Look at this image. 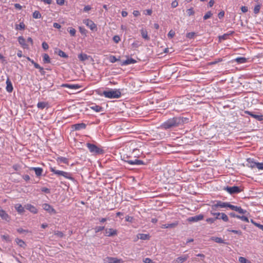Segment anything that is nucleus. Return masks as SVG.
Masks as SVG:
<instances>
[{
  "instance_id": "nucleus-27",
  "label": "nucleus",
  "mask_w": 263,
  "mask_h": 263,
  "mask_svg": "<svg viewBox=\"0 0 263 263\" xmlns=\"http://www.w3.org/2000/svg\"><path fill=\"white\" fill-rule=\"evenodd\" d=\"M137 239H140L142 240H148L149 239V234H138L137 235Z\"/></svg>"
},
{
  "instance_id": "nucleus-14",
  "label": "nucleus",
  "mask_w": 263,
  "mask_h": 263,
  "mask_svg": "<svg viewBox=\"0 0 263 263\" xmlns=\"http://www.w3.org/2000/svg\"><path fill=\"white\" fill-rule=\"evenodd\" d=\"M86 127V125L85 123H81L72 125V128L74 130H80L82 129H85Z\"/></svg>"
},
{
  "instance_id": "nucleus-24",
  "label": "nucleus",
  "mask_w": 263,
  "mask_h": 263,
  "mask_svg": "<svg viewBox=\"0 0 263 263\" xmlns=\"http://www.w3.org/2000/svg\"><path fill=\"white\" fill-rule=\"evenodd\" d=\"M30 170H33L35 172L36 176L39 177L42 175L43 173V169L41 167H32L30 168Z\"/></svg>"
},
{
  "instance_id": "nucleus-23",
  "label": "nucleus",
  "mask_w": 263,
  "mask_h": 263,
  "mask_svg": "<svg viewBox=\"0 0 263 263\" xmlns=\"http://www.w3.org/2000/svg\"><path fill=\"white\" fill-rule=\"evenodd\" d=\"M6 89L8 92H11L13 89V87L11 82L9 79H7L6 81Z\"/></svg>"
},
{
  "instance_id": "nucleus-51",
  "label": "nucleus",
  "mask_w": 263,
  "mask_h": 263,
  "mask_svg": "<svg viewBox=\"0 0 263 263\" xmlns=\"http://www.w3.org/2000/svg\"><path fill=\"white\" fill-rule=\"evenodd\" d=\"M175 31H173V30H171L169 31V32H168V34H167L168 37H170V38H172V37H173L175 36Z\"/></svg>"
},
{
  "instance_id": "nucleus-58",
  "label": "nucleus",
  "mask_w": 263,
  "mask_h": 263,
  "mask_svg": "<svg viewBox=\"0 0 263 263\" xmlns=\"http://www.w3.org/2000/svg\"><path fill=\"white\" fill-rule=\"evenodd\" d=\"M195 36L194 32H189L186 34V37L189 39H193Z\"/></svg>"
},
{
  "instance_id": "nucleus-15",
  "label": "nucleus",
  "mask_w": 263,
  "mask_h": 263,
  "mask_svg": "<svg viewBox=\"0 0 263 263\" xmlns=\"http://www.w3.org/2000/svg\"><path fill=\"white\" fill-rule=\"evenodd\" d=\"M18 42L23 48H25V49L28 48V45L26 43V41L23 36H18Z\"/></svg>"
},
{
  "instance_id": "nucleus-10",
  "label": "nucleus",
  "mask_w": 263,
  "mask_h": 263,
  "mask_svg": "<svg viewBox=\"0 0 263 263\" xmlns=\"http://www.w3.org/2000/svg\"><path fill=\"white\" fill-rule=\"evenodd\" d=\"M42 207L44 210L48 212L50 214H55L56 211L50 205L47 203H44L42 205Z\"/></svg>"
},
{
  "instance_id": "nucleus-35",
  "label": "nucleus",
  "mask_w": 263,
  "mask_h": 263,
  "mask_svg": "<svg viewBox=\"0 0 263 263\" xmlns=\"http://www.w3.org/2000/svg\"><path fill=\"white\" fill-rule=\"evenodd\" d=\"M47 105V103L44 102H39L37 104V107L41 109H44Z\"/></svg>"
},
{
  "instance_id": "nucleus-25",
  "label": "nucleus",
  "mask_w": 263,
  "mask_h": 263,
  "mask_svg": "<svg viewBox=\"0 0 263 263\" xmlns=\"http://www.w3.org/2000/svg\"><path fill=\"white\" fill-rule=\"evenodd\" d=\"M137 62L136 60L133 58H128L127 60L123 61L122 65H128L132 64H135Z\"/></svg>"
},
{
  "instance_id": "nucleus-53",
  "label": "nucleus",
  "mask_w": 263,
  "mask_h": 263,
  "mask_svg": "<svg viewBox=\"0 0 263 263\" xmlns=\"http://www.w3.org/2000/svg\"><path fill=\"white\" fill-rule=\"evenodd\" d=\"M134 220L133 217L127 215L125 217V220L129 222H133Z\"/></svg>"
},
{
  "instance_id": "nucleus-39",
  "label": "nucleus",
  "mask_w": 263,
  "mask_h": 263,
  "mask_svg": "<svg viewBox=\"0 0 263 263\" xmlns=\"http://www.w3.org/2000/svg\"><path fill=\"white\" fill-rule=\"evenodd\" d=\"M32 16L34 18H40L42 17L41 14L38 11H35L32 14Z\"/></svg>"
},
{
  "instance_id": "nucleus-37",
  "label": "nucleus",
  "mask_w": 263,
  "mask_h": 263,
  "mask_svg": "<svg viewBox=\"0 0 263 263\" xmlns=\"http://www.w3.org/2000/svg\"><path fill=\"white\" fill-rule=\"evenodd\" d=\"M43 62L45 63H50V59L49 58V56L47 54H46V53L44 54L43 55Z\"/></svg>"
},
{
  "instance_id": "nucleus-8",
  "label": "nucleus",
  "mask_w": 263,
  "mask_h": 263,
  "mask_svg": "<svg viewBox=\"0 0 263 263\" xmlns=\"http://www.w3.org/2000/svg\"><path fill=\"white\" fill-rule=\"evenodd\" d=\"M83 22L92 31L96 30L97 28L96 25L93 23V21L89 19H85L83 21Z\"/></svg>"
},
{
  "instance_id": "nucleus-63",
  "label": "nucleus",
  "mask_w": 263,
  "mask_h": 263,
  "mask_svg": "<svg viewBox=\"0 0 263 263\" xmlns=\"http://www.w3.org/2000/svg\"><path fill=\"white\" fill-rule=\"evenodd\" d=\"M144 263H153V261L149 258H146L143 260Z\"/></svg>"
},
{
  "instance_id": "nucleus-11",
  "label": "nucleus",
  "mask_w": 263,
  "mask_h": 263,
  "mask_svg": "<svg viewBox=\"0 0 263 263\" xmlns=\"http://www.w3.org/2000/svg\"><path fill=\"white\" fill-rule=\"evenodd\" d=\"M203 219V215L199 214L195 216L189 217L187 221L191 222H196Z\"/></svg>"
},
{
  "instance_id": "nucleus-26",
  "label": "nucleus",
  "mask_w": 263,
  "mask_h": 263,
  "mask_svg": "<svg viewBox=\"0 0 263 263\" xmlns=\"http://www.w3.org/2000/svg\"><path fill=\"white\" fill-rule=\"evenodd\" d=\"M14 208L19 214H22L25 211L24 207L21 204H16Z\"/></svg>"
},
{
  "instance_id": "nucleus-64",
  "label": "nucleus",
  "mask_w": 263,
  "mask_h": 263,
  "mask_svg": "<svg viewBox=\"0 0 263 263\" xmlns=\"http://www.w3.org/2000/svg\"><path fill=\"white\" fill-rule=\"evenodd\" d=\"M254 226H256L259 229H260V230L263 231V225L260 224L258 223H254Z\"/></svg>"
},
{
  "instance_id": "nucleus-31",
  "label": "nucleus",
  "mask_w": 263,
  "mask_h": 263,
  "mask_svg": "<svg viewBox=\"0 0 263 263\" xmlns=\"http://www.w3.org/2000/svg\"><path fill=\"white\" fill-rule=\"evenodd\" d=\"M235 61L239 64L245 63L247 62L246 58L244 57H239L235 59Z\"/></svg>"
},
{
  "instance_id": "nucleus-48",
  "label": "nucleus",
  "mask_w": 263,
  "mask_h": 263,
  "mask_svg": "<svg viewBox=\"0 0 263 263\" xmlns=\"http://www.w3.org/2000/svg\"><path fill=\"white\" fill-rule=\"evenodd\" d=\"M212 14L210 11H208L207 13L205 14V15L203 16V19L204 20H207L208 18H210L212 16Z\"/></svg>"
},
{
  "instance_id": "nucleus-9",
  "label": "nucleus",
  "mask_w": 263,
  "mask_h": 263,
  "mask_svg": "<svg viewBox=\"0 0 263 263\" xmlns=\"http://www.w3.org/2000/svg\"><path fill=\"white\" fill-rule=\"evenodd\" d=\"M211 214L212 215H217V217H215V219H221L225 222H227L229 220L228 216L224 213L211 212Z\"/></svg>"
},
{
  "instance_id": "nucleus-38",
  "label": "nucleus",
  "mask_w": 263,
  "mask_h": 263,
  "mask_svg": "<svg viewBox=\"0 0 263 263\" xmlns=\"http://www.w3.org/2000/svg\"><path fill=\"white\" fill-rule=\"evenodd\" d=\"M212 239L217 243H224V240L221 238H220V237H213L212 238Z\"/></svg>"
},
{
  "instance_id": "nucleus-4",
  "label": "nucleus",
  "mask_w": 263,
  "mask_h": 263,
  "mask_svg": "<svg viewBox=\"0 0 263 263\" xmlns=\"http://www.w3.org/2000/svg\"><path fill=\"white\" fill-rule=\"evenodd\" d=\"M86 146L90 152L94 154H99L102 153L103 151L97 147L96 145L88 143Z\"/></svg>"
},
{
  "instance_id": "nucleus-45",
  "label": "nucleus",
  "mask_w": 263,
  "mask_h": 263,
  "mask_svg": "<svg viewBox=\"0 0 263 263\" xmlns=\"http://www.w3.org/2000/svg\"><path fill=\"white\" fill-rule=\"evenodd\" d=\"M256 166L259 170H263V162H257Z\"/></svg>"
},
{
  "instance_id": "nucleus-57",
  "label": "nucleus",
  "mask_w": 263,
  "mask_h": 263,
  "mask_svg": "<svg viewBox=\"0 0 263 263\" xmlns=\"http://www.w3.org/2000/svg\"><path fill=\"white\" fill-rule=\"evenodd\" d=\"M42 46L44 50H47L49 48L48 44L45 42L42 43Z\"/></svg>"
},
{
  "instance_id": "nucleus-59",
  "label": "nucleus",
  "mask_w": 263,
  "mask_h": 263,
  "mask_svg": "<svg viewBox=\"0 0 263 263\" xmlns=\"http://www.w3.org/2000/svg\"><path fill=\"white\" fill-rule=\"evenodd\" d=\"M178 3L177 1H176V0L173 1L171 4V6L172 8H176L178 6Z\"/></svg>"
},
{
  "instance_id": "nucleus-50",
  "label": "nucleus",
  "mask_w": 263,
  "mask_h": 263,
  "mask_svg": "<svg viewBox=\"0 0 263 263\" xmlns=\"http://www.w3.org/2000/svg\"><path fill=\"white\" fill-rule=\"evenodd\" d=\"M186 12L189 16L193 15L195 13L193 8L187 9Z\"/></svg>"
},
{
  "instance_id": "nucleus-29",
  "label": "nucleus",
  "mask_w": 263,
  "mask_h": 263,
  "mask_svg": "<svg viewBox=\"0 0 263 263\" xmlns=\"http://www.w3.org/2000/svg\"><path fill=\"white\" fill-rule=\"evenodd\" d=\"M141 34L143 39L146 40H148L149 39V36L147 34V32L146 30H144L143 29L141 30Z\"/></svg>"
},
{
  "instance_id": "nucleus-36",
  "label": "nucleus",
  "mask_w": 263,
  "mask_h": 263,
  "mask_svg": "<svg viewBox=\"0 0 263 263\" xmlns=\"http://www.w3.org/2000/svg\"><path fill=\"white\" fill-rule=\"evenodd\" d=\"M25 25L23 22H21L18 25H15V29L16 30H23L25 28Z\"/></svg>"
},
{
  "instance_id": "nucleus-3",
  "label": "nucleus",
  "mask_w": 263,
  "mask_h": 263,
  "mask_svg": "<svg viewBox=\"0 0 263 263\" xmlns=\"http://www.w3.org/2000/svg\"><path fill=\"white\" fill-rule=\"evenodd\" d=\"M50 170L51 172L57 175L58 176H63L67 179H72L71 174L69 173L62 171L57 170L54 167H50Z\"/></svg>"
},
{
  "instance_id": "nucleus-44",
  "label": "nucleus",
  "mask_w": 263,
  "mask_h": 263,
  "mask_svg": "<svg viewBox=\"0 0 263 263\" xmlns=\"http://www.w3.org/2000/svg\"><path fill=\"white\" fill-rule=\"evenodd\" d=\"M260 6L259 5H257L255 6L254 9V13L255 14H258L260 11Z\"/></svg>"
},
{
  "instance_id": "nucleus-55",
  "label": "nucleus",
  "mask_w": 263,
  "mask_h": 263,
  "mask_svg": "<svg viewBox=\"0 0 263 263\" xmlns=\"http://www.w3.org/2000/svg\"><path fill=\"white\" fill-rule=\"evenodd\" d=\"M104 229V227H101V226L97 227L95 228V232L96 233H98V232H99L102 231Z\"/></svg>"
},
{
  "instance_id": "nucleus-13",
  "label": "nucleus",
  "mask_w": 263,
  "mask_h": 263,
  "mask_svg": "<svg viewBox=\"0 0 263 263\" xmlns=\"http://www.w3.org/2000/svg\"><path fill=\"white\" fill-rule=\"evenodd\" d=\"M188 258V255H183L181 256L178 257V258L174 260L172 263H182L185 260H186Z\"/></svg>"
},
{
  "instance_id": "nucleus-46",
  "label": "nucleus",
  "mask_w": 263,
  "mask_h": 263,
  "mask_svg": "<svg viewBox=\"0 0 263 263\" xmlns=\"http://www.w3.org/2000/svg\"><path fill=\"white\" fill-rule=\"evenodd\" d=\"M113 41L116 43H118L120 40H121V38L119 36V35H115L114 37H113Z\"/></svg>"
},
{
  "instance_id": "nucleus-61",
  "label": "nucleus",
  "mask_w": 263,
  "mask_h": 263,
  "mask_svg": "<svg viewBox=\"0 0 263 263\" xmlns=\"http://www.w3.org/2000/svg\"><path fill=\"white\" fill-rule=\"evenodd\" d=\"M216 219L215 218H207L206 219V222H208V223H213V222H214V221H215Z\"/></svg>"
},
{
  "instance_id": "nucleus-52",
  "label": "nucleus",
  "mask_w": 263,
  "mask_h": 263,
  "mask_svg": "<svg viewBox=\"0 0 263 263\" xmlns=\"http://www.w3.org/2000/svg\"><path fill=\"white\" fill-rule=\"evenodd\" d=\"M240 263H247L248 261L246 258H245L243 257H240L238 259Z\"/></svg>"
},
{
  "instance_id": "nucleus-56",
  "label": "nucleus",
  "mask_w": 263,
  "mask_h": 263,
  "mask_svg": "<svg viewBox=\"0 0 263 263\" xmlns=\"http://www.w3.org/2000/svg\"><path fill=\"white\" fill-rule=\"evenodd\" d=\"M228 208H229L232 210L236 211V209L237 208V206H235V205L231 204L230 203H229Z\"/></svg>"
},
{
  "instance_id": "nucleus-22",
  "label": "nucleus",
  "mask_w": 263,
  "mask_h": 263,
  "mask_svg": "<svg viewBox=\"0 0 263 263\" xmlns=\"http://www.w3.org/2000/svg\"><path fill=\"white\" fill-rule=\"evenodd\" d=\"M127 162L131 165H142L143 164V162L142 160L138 159L135 160H129L127 161Z\"/></svg>"
},
{
  "instance_id": "nucleus-62",
  "label": "nucleus",
  "mask_w": 263,
  "mask_h": 263,
  "mask_svg": "<svg viewBox=\"0 0 263 263\" xmlns=\"http://www.w3.org/2000/svg\"><path fill=\"white\" fill-rule=\"evenodd\" d=\"M91 9V7L89 5L85 6L84 8V11L87 12Z\"/></svg>"
},
{
  "instance_id": "nucleus-19",
  "label": "nucleus",
  "mask_w": 263,
  "mask_h": 263,
  "mask_svg": "<svg viewBox=\"0 0 263 263\" xmlns=\"http://www.w3.org/2000/svg\"><path fill=\"white\" fill-rule=\"evenodd\" d=\"M90 108L96 112H100L103 111V108L96 104H93L90 106Z\"/></svg>"
},
{
  "instance_id": "nucleus-21",
  "label": "nucleus",
  "mask_w": 263,
  "mask_h": 263,
  "mask_svg": "<svg viewBox=\"0 0 263 263\" xmlns=\"http://www.w3.org/2000/svg\"><path fill=\"white\" fill-rule=\"evenodd\" d=\"M61 86L63 87H66L73 89H78L80 88V86L78 84H63Z\"/></svg>"
},
{
  "instance_id": "nucleus-43",
  "label": "nucleus",
  "mask_w": 263,
  "mask_h": 263,
  "mask_svg": "<svg viewBox=\"0 0 263 263\" xmlns=\"http://www.w3.org/2000/svg\"><path fill=\"white\" fill-rule=\"evenodd\" d=\"M109 60L110 62L114 63L117 62L118 60L116 58V57L114 55H110L109 58Z\"/></svg>"
},
{
  "instance_id": "nucleus-17",
  "label": "nucleus",
  "mask_w": 263,
  "mask_h": 263,
  "mask_svg": "<svg viewBox=\"0 0 263 263\" xmlns=\"http://www.w3.org/2000/svg\"><path fill=\"white\" fill-rule=\"evenodd\" d=\"M230 216L232 217H236L239 219H241L242 221H245L246 222H249V220L248 217L245 216H239L235 214L234 213H230Z\"/></svg>"
},
{
  "instance_id": "nucleus-30",
  "label": "nucleus",
  "mask_w": 263,
  "mask_h": 263,
  "mask_svg": "<svg viewBox=\"0 0 263 263\" xmlns=\"http://www.w3.org/2000/svg\"><path fill=\"white\" fill-rule=\"evenodd\" d=\"M79 59L81 61H84L88 59V56L85 53H81L78 55Z\"/></svg>"
},
{
  "instance_id": "nucleus-49",
  "label": "nucleus",
  "mask_w": 263,
  "mask_h": 263,
  "mask_svg": "<svg viewBox=\"0 0 263 263\" xmlns=\"http://www.w3.org/2000/svg\"><path fill=\"white\" fill-rule=\"evenodd\" d=\"M54 235L57 236L58 237L62 238L63 236V233L61 231H55Z\"/></svg>"
},
{
  "instance_id": "nucleus-41",
  "label": "nucleus",
  "mask_w": 263,
  "mask_h": 263,
  "mask_svg": "<svg viewBox=\"0 0 263 263\" xmlns=\"http://www.w3.org/2000/svg\"><path fill=\"white\" fill-rule=\"evenodd\" d=\"M251 117L257 120L258 121H262L263 120V116L262 115H257L254 114L251 115Z\"/></svg>"
},
{
  "instance_id": "nucleus-16",
  "label": "nucleus",
  "mask_w": 263,
  "mask_h": 263,
  "mask_svg": "<svg viewBox=\"0 0 263 263\" xmlns=\"http://www.w3.org/2000/svg\"><path fill=\"white\" fill-rule=\"evenodd\" d=\"M0 217L3 220L9 221L10 220V216L8 214L0 207Z\"/></svg>"
},
{
  "instance_id": "nucleus-5",
  "label": "nucleus",
  "mask_w": 263,
  "mask_h": 263,
  "mask_svg": "<svg viewBox=\"0 0 263 263\" xmlns=\"http://www.w3.org/2000/svg\"><path fill=\"white\" fill-rule=\"evenodd\" d=\"M223 190L226 191L228 193L230 194H234L240 193L241 190L239 187L237 186H226L224 187Z\"/></svg>"
},
{
  "instance_id": "nucleus-60",
  "label": "nucleus",
  "mask_w": 263,
  "mask_h": 263,
  "mask_svg": "<svg viewBox=\"0 0 263 263\" xmlns=\"http://www.w3.org/2000/svg\"><path fill=\"white\" fill-rule=\"evenodd\" d=\"M228 231L232 232V233L236 234H238V235L241 234V232L240 231H238V230H228Z\"/></svg>"
},
{
  "instance_id": "nucleus-7",
  "label": "nucleus",
  "mask_w": 263,
  "mask_h": 263,
  "mask_svg": "<svg viewBox=\"0 0 263 263\" xmlns=\"http://www.w3.org/2000/svg\"><path fill=\"white\" fill-rule=\"evenodd\" d=\"M104 263H123L121 259H118L116 257H107L104 259Z\"/></svg>"
},
{
  "instance_id": "nucleus-1",
  "label": "nucleus",
  "mask_w": 263,
  "mask_h": 263,
  "mask_svg": "<svg viewBox=\"0 0 263 263\" xmlns=\"http://www.w3.org/2000/svg\"><path fill=\"white\" fill-rule=\"evenodd\" d=\"M183 123V119L180 117L171 118L164 122L162 127L164 129H169L173 127L177 126Z\"/></svg>"
},
{
  "instance_id": "nucleus-32",
  "label": "nucleus",
  "mask_w": 263,
  "mask_h": 263,
  "mask_svg": "<svg viewBox=\"0 0 263 263\" xmlns=\"http://www.w3.org/2000/svg\"><path fill=\"white\" fill-rule=\"evenodd\" d=\"M57 161L59 162L63 163L65 164H68V159L65 157H58L57 159Z\"/></svg>"
},
{
  "instance_id": "nucleus-40",
  "label": "nucleus",
  "mask_w": 263,
  "mask_h": 263,
  "mask_svg": "<svg viewBox=\"0 0 263 263\" xmlns=\"http://www.w3.org/2000/svg\"><path fill=\"white\" fill-rule=\"evenodd\" d=\"M58 54L60 57L64 58H67L68 57V55L67 54H66V53H65L64 51H63L61 50H58Z\"/></svg>"
},
{
  "instance_id": "nucleus-42",
  "label": "nucleus",
  "mask_w": 263,
  "mask_h": 263,
  "mask_svg": "<svg viewBox=\"0 0 263 263\" xmlns=\"http://www.w3.org/2000/svg\"><path fill=\"white\" fill-rule=\"evenodd\" d=\"M68 31L71 36H75L76 33V30L75 29L73 28H68Z\"/></svg>"
},
{
  "instance_id": "nucleus-28",
  "label": "nucleus",
  "mask_w": 263,
  "mask_h": 263,
  "mask_svg": "<svg viewBox=\"0 0 263 263\" xmlns=\"http://www.w3.org/2000/svg\"><path fill=\"white\" fill-rule=\"evenodd\" d=\"M177 222L168 223V224H164L161 226V228L162 229H166V228H173L175 227L177 225Z\"/></svg>"
},
{
  "instance_id": "nucleus-6",
  "label": "nucleus",
  "mask_w": 263,
  "mask_h": 263,
  "mask_svg": "<svg viewBox=\"0 0 263 263\" xmlns=\"http://www.w3.org/2000/svg\"><path fill=\"white\" fill-rule=\"evenodd\" d=\"M229 202L217 201L216 203L212 206L213 210H216L218 208H226L228 207Z\"/></svg>"
},
{
  "instance_id": "nucleus-54",
  "label": "nucleus",
  "mask_w": 263,
  "mask_h": 263,
  "mask_svg": "<svg viewBox=\"0 0 263 263\" xmlns=\"http://www.w3.org/2000/svg\"><path fill=\"white\" fill-rule=\"evenodd\" d=\"M12 168L14 170L18 171L21 169V166L18 164H15L13 165Z\"/></svg>"
},
{
  "instance_id": "nucleus-12",
  "label": "nucleus",
  "mask_w": 263,
  "mask_h": 263,
  "mask_svg": "<svg viewBox=\"0 0 263 263\" xmlns=\"http://www.w3.org/2000/svg\"><path fill=\"white\" fill-rule=\"evenodd\" d=\"M105 235L108 237H111L117 235V231L116 230L110 228L106 229L105 231Z\"/></svg>"
},
{
  "instance_id": "nucleus-34",
  "label": "nucleus",
  "mask_w": 263,
  "mask_h": 263,
  "mask_svg": "<svg viewBox=\"0 0 263 263\" xmlns=\"http://www.w3.org/2000/svg\"><path fill=\"white\" fill-rule=\"evenodd\" d=\"M15 242L17 243V245H18L21 247L24 248L25 246V242L23 240H22V239L16 238L15 239Z\"/></svg>"
},
{
  "instance_id": "nucleus-2",
  "label": "nucleus",
  "mask_w": 263,
  "mask_h": 263,
  "mask_svg": "<svg viewBox=\"0 0 263 263\" xmlns=\"http://www.w3.org/2000/svg\"><path fill=\"white\" fill-rule=\"evenodd\" d=\"M100 96H104L109 99H118L121 97V93L118 89H109L103 91L102 93H98Z\"/></svg>"
},
{
  "instance_id": "nucleus-18",
  "label": "nucleus",
  "mask_w": 263,
  "mask_h": 263,
  "mask_svg": "<svg viewBox=\"0 0 263 263\" xmlns=\"http://www.w3.org/2000/svg\"><path fill=\"white\" fill-rule=\"evenodd\" d=\"M256 164H257V162L254 161L253 159L249 158L247 159V166L248 167H250L251 168H255L256 167Z\"/></svg>"
},
{
  "instance_id": "nucleus-20",
  "label": "nucleus",
  "mask_w": 263,
  "mask_h": 263,
  "mask_svg": "<svg viewBox=\"0 0 263 263\" xmlns=\"http://www.w3.org/2000/svg\"><path fill=\"white\" fill-rule=\"evenodd\" d=\"M25 208L27 210H29L32 213L36 214L37 213V209L33 205H31V204H26L25 205Z\"/></svg>"
},
{
  "instance_id": "nucleus-47",
  "label": "nucleus",
  "mask_w": 263,
  "mask_h": 263,
  "mask_svg": "<svg viewBox=\"0 0 263 263\" xmlns=\"http://www.w3.org/2000/svg\"><path fill=\"white\" fill-rule=\"evenodd\" d=\"M236 211L240 214H245L246 212V211L242 209L240 206H237Z\"/></svg>"
},
{
  "instance_id": "nucleus-33",
  "label": "nucleus",
  "mask_w": 263,
  "mask_h": 263,
  "mask_svg": "<svg viewBox=\"0 0 263 263\" xmlns=\"http://www.w3.org/2000/svg\"><path fill=\"white\" fill-rule=\"evenodd\" d=\"M233 31H230L229 33H225L224 34H223L221 36H219V40H227L228 37V36L230 35H231L233 33Z\"/></svg>"
}]
</instances>
